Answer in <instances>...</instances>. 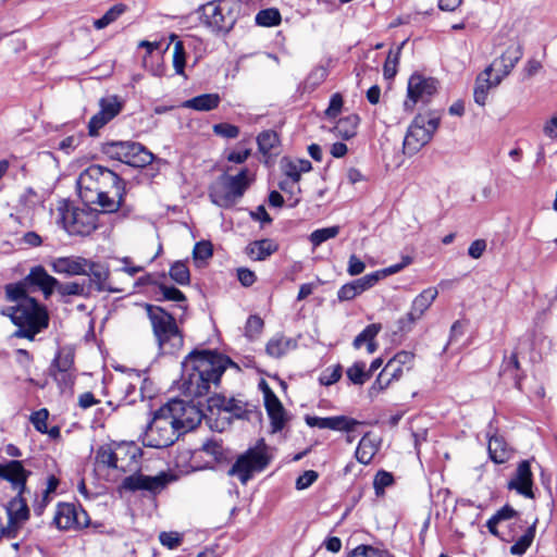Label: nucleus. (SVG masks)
Instances as JSON below:
<instances>
[{"mask_svg": "<svg viewBox=\"0 0 557 557\" xmlns=\"http://www.w3.org/2000/svg\"><path fill=\"white\" fill-rule=\"evenodd\" d=\"M182 389L186 396H206L211 385H219L228 367H237L227 356L212 350H194L182 362Z\"/></svg>", "mask_w": 557, "mask_h": 557, "instance_id": "obj_1", "label": "nucleus"}, {"mask_svg": "<svg viewBox=\"0 0 557 557\" xmlns=\"http://www.w3.org/2000/svg\"><path fill=\"white\" fill-rule=\"evenodd\" d=\"M145 309L160 354L178 352L184 345V336L173 314L151 304H145Z\"/></svg>", "mask_w": 557, "mask_h": 557, "instance_id": "obj_2", "label": "nucleus"}, {"mask_svg": "<svg viewBox=\"0 0 557 557\" xmlns=\"http://www.w3.org/2000/svg\"><path fill=\"white\" fill-rule=\"evenodd\" d=\"M3 315L11 319L18 329L14 336L33 341L42 329L48 326L47 310L33 299H25L24 302L8 307L1 311Z\"/></svg>", "mask_w": 557, "mask_h": 557, "instance_id": "obj_3", "label": "nucleus"}, {"mask_svg": "<svg viewBox=\"0 0 557 557\" xmlns=\"http://www.w3.org/2000/svg\"><path fill=\"white\" fill-rule=\"evenodd\" d=\"M55 221L70 236H89L99 226V211L89 207H77L67 199H60L55 207Z\"/></svg>", "mask_w": 557, "mask_h": 557, "instance_id": "obj_4", "label": "nucleus"}, {"mask_svg": "<svg viewBox=\"0 0 557 557\" xmlns=\"http://www.w3.org/2000/svg\"><path fill=\"white\" fill-rule=\"evenodd\" d=\"M243 9L240 0H214L198 8L201 24L214 34L230 33Z\"/></svg>", "mask_w": 557, "mask_h": 557, "instance_id": "obj_5", "label": "nucleus"}, {"mask_svg": "<svg viewBox=\"0 0 557 557\" xmlns=\"http://www.w3.org/2000/svg\"><path fill=\"white\" fill-rule=\"evenodd\" d=\"M174 404L172 407L163 405L154 413L152 420L147 425L144 435V444L152 448H165L175 443L182 435L175 424L172 416L181 410V407Z\"/></svg>", "mask_w": 557, "mask_h": 557, "instance_id": "obj_6", "label": "nucleus"}, {"mask_svg": "<svg viewBox=\"0 0 557 557\" xmlns=\"http://www.w3.org/2000/svg\"><path fill=\"white\" fill-rule=\"evenodd\" d=\"M248 169H243L236 175H222L209 188L210 200L221 207H233L248 189L251 180Z\"/></svg>", "mask_w": 557, "mask_h": 557, "instance_id": "obj_7", "label": "nucleus"}, {"mask_svg": "<svg viewBox=\"0 0 557 557\" xmlns=\"http://www.w3.org/2000/svg\"><path fill=\"white\" fill-rule=\"evenodd\" d=\"M271 460L270 447L261 438L253 447L248 448L237 457L230 468L228 474L237 476L243 484H246L253 473L263 471Z\"/></svg>", "mask_w": 557, "mask_h": 557, "instance_id": "obj_8", "label": "nucleus"}, {"mask_svg": "<svg viewBox=\"0 0 557 557\" xmlns=\"http://www.w3.org/2000/svg\"><path fill=\"white\" fill-rule=\"evenodd\" d=\"M101 152L133 168H144L152 163L154 154L144 145L133 140H111L101 145Z\"/></svg>", "mask_w": 557, "mask_h": 557, "instance_id": "obj_9", "label": "nucleus"}, {"mask_svg": "<svg viewBox=\"0 0 557 557\" xmlns=\"http://www.w3.org/2000/svg\"><path fill=\"white\" fill-rule=\"evenodd\" d=\"M440 122V114L433 111L416 115L404 139L405 153L409 156L416 154L425 146L438 128Z\"/></svg>", "mask_w": 557, "mask_h": 557, "instance_id": "obj_10", "label": "nucleus"}, {"mask_svg": "<svg viewBox=\"0 0 557 557\" xmlns=\"http://www.w3.org/2000/svg\"><path fill=\"white\" fill-rule=\"evenodd\" d=\"M436 91L437 81L435 78L412 74L408 81L407 99L404 102V109L412 112L418 102L429 103Z\"/></svg>", "mask_w": 557, "mask_h": 557, "instance_id": "obj_11", "label": "nucleus"}, {"mask_svg": "<svg viewBox=\"0 0 557 557\" xmlns=\"http://www.w3.org/2000/svg\"><path fill=\"white\" fill-rule=\"evenodd\" d=\"M124 100L117 95H108L99 100V112L91 116L88 122V133L97 136L99 131L117 116L123 108Z\"/></svg>", "mask_w": 557, "mask_h": 557, "instance_id": "obj_12", "label": "nucleus"}, {"mask_svg": "<svg viewBox=\"0 0 557 557\" xmlns=\"http://www.w3.org/2000/svg\"><path fill=\"white\" fill-rule=\"evenodd\" d=\"M175 479V475L164 472H161L154 476L135 473L124 478L121 487L131 492L148 491L150 493L157 494L164 490L168 484Z\"/></svg>", "mask_w": 557, "mask_h": 557, "instance_id": "obj_13", "label": "nucleus"}, {"mask_svg": "<svg viewBox=\"0 0 557 557\" xmlns=\"http://www.w3.org/2000/svg\"><path fill=\"white\" fill-rule=\"evenodd\" d=\"M53 522L60 530H70L75 527H87L89 518L82 507L77 508L71 503H60L57 506Z\"/></svg>", "mask_w": 557, "mask_h": 557, "instance_id": "obj_14", "label": "nucleus"}, {"mask_svg": "<svg viewBox=\"0 0 557 557\" xmlns=\"http://www.w3.org/2000/svg\"><path fill=\"white\" fill-rule=\"evenodd\" d=\"M438 292L434 287H429L422 290L412 301L410 311L406 317L399 319V331L408 332L416 321L421 319L424 312L430 308L432 302L436 299Z\"/></svg>", "mask_w": 557, "mask_h": 557, "instance_id": "obj_15", "label": "nucleus"}, {"mask_svg": "<svg viewBox=\"0 0 557 557\" xmlns=\"http://www.w3.org/2000/svg\"><path fill=\"white\" fill-rule=\"evenodd\" d=\"M523 57V47L519 42L511 44L502 53V55L495 59L487 67H492V72L495 70L497 73L494 76V83L500 84L504 77L510 74L516 64Z\"/></svg>", "mask_w": 557, "mask_h": 557, "instance_id": "obj_16", "label": "nucleus"}, {"mask_svg": "<svg viewBox=\"0 0 557 557\" xmlns=\"http://www.w3.org/2000/svg\"><path fill=\"white\" fill-rule=\"evenodd\" d=\"M32 471L24 468L21 460H9L0 463V479L11 483L13 490L29 493L26 483Z\"/></svg>", "mask_w": 557, "mask_h": 557, "instance_id": "obj_17", "label": "nucleus"}, {"mask_svg": "<svg viewBox=\"0 0 557 557\" xmlns=\"http://www.w3.org/2000/svg\"><path fill=\"white\" fill-rule=\"evenodd\" d=\"M174 404H177V407H181V410H177L176 413L172 412L180 433L184 434L194 430L201 421L199 410L194 405L186 404L181 399H172L165 405L166 407H172Z\"/></svg>", "mask_w": 557, "mask_h": 557, "instance_id": "obj_18", "label": "nucleus"}, {"mask_svg": "<svg viewBox=\"0 0 557 557\" xmlns=\"http://www.w3.org/2000/svg\"><path fill=\"white\" fill-rule=\"evenodd\" d=\"M305 421L307 425L311 428L329 429L333 431L345 432H351L358 424H360L359 421L346 416H334L325 418L317 416H306Z\"/></svg>", "mask_w": 557, "mask_h": 557, "instance_id": "obj_19", "label": "nucleus"}, {"mask_svg": "<svg viewBox=\"0 0 557 557\" xmlns=\"http://www.w3.org/2000/svg\"><path fill=\"white\" fill-rule=\"evenodd\" d=\"M246 407L247 404L244 400L234 397L226 398L221 394H215L208 398V408L210 411H213V409L224 411L236 419L247 418L248 410Z\"/></svg>", "mask_w": 557, "mask_h": 557, "instance_id": "obj_20", "label": "nucleus"}, {"mask_svg": "<svg viewBox=\"0 0 557 557\" xmlns=\"http://www.w3.org/2000/svg\"><path fill=\"white\" fill-rule=\"evenodd\" d=\"M24 278L28 287H37L42 292L45 298H49L59 284V281L50 275L42 265L33 267Z\"/></svg>", "mask_w": 557, "mask_h": 557, "instance_id": "obj_21", "label": "nucleus"}, {"mask_svg": "<svg viewBox=\"0 0 557 557\" xmlns=\"http://www.w3.org/2000/svg\"><path fill=\"white\" fill-rule=\"evenodd\" d=\"M531 466L529 460L521 461L516 470L515 476L508 482V488L517 491L520 495L527 498H534L532 491L533 479H532Z\"/></svg>", "mask_w": 557, "mask_h": 557, "instance_id": "obj_22", "label": "nucleus"}, {"mask_svg": "<svg viewBox=\"0 0 557 557\" xmlns=\"http://www.w3.org/2000/svg\"><path fill=\"white\" fill-rule=\"evenodd\" d=\"M89 260L84 257H59L51 261V268L54 273L69 276L87 274Z\"/></svg>", "mask_w": 557, "mask_h": 557, "instance_id": "obj_23", "label": "nucleus"}, {"mask_svg": "<svg viewBox=\"0 0 557 557\" xmlns=\"http://www.w3.org/2000/svg\"><path fill=\"white\" fill-rule=\"evenodd\" d=\"M90 278L86 282L87 286H90V293L94 290L98 293L102 292H117V289L112 288L109 278H110V270L104 264L94 262L89 260V265L87 267V274Z\"/></svg>", "mask_w": 557, "mask_h": 557, "instance_id": "obj_24", "label": "nucleus"}, {"mask_svg": "<svg viewBox=\"0 0 557 557\" xmlns=\"http://www.w3.org/2000/svg\"><path fill=\"white\" fill-rule=\"evenodd\" d=\"M116 470L132 471L137 467L141 450L133 443H120L115 445Z\"/></svg>", "mask_w": 557, "mask_h": 557, "instance_id": "obj_25", "label": "nucleus"}, {"mask_svg": "<svg viewBox=\"0 0 557 557\" xmlns=\"http://www.w3.org/2000/svg\"><path fill=\"white\" fill-rule=\"evenodd\" d=\"M24 494L17 492L8 503L7 511L10 527L17 528L29 519V507Z\"/></svg>", "mask_w": 557, "mask_h": 557, "instance_id": "obj_26", "label": "nucleus"}, {"mask_svg": "<svg viewBox=\"0 0 557 557\" xmlns=\"http://www.w3.org/2000/svg\"><path fill=\"white\" fill-rule=\"evenodd\" d=\"M414 355L410 351L401 350L387 361L383 373H387L391 380L398 381L404 374V368L408 371L413 366Z\"/></svg>", "mask_w": 557, "mask_h": 557, "instance_id": "obj_27", "label": "nucleus"}, {"mask_svg": "<svg viewBox=\"0 0 557 557\" xmlns=\"http://www.w3.org/2000/svg\"><path fill=\"white\" fill-rule=\"evenodd\" d=\"M89 191H113L114 196H116L120 200L124 197V181L110 169L103 175V178L100 182L99 186H94V184H88Z\"/></svg>", "mask_w": 557, "mask_h": 557, "instance_id": "obj_28", "label": "nucleus"}, {"mask_svg": "<svg viewBox=\"0 0 557 557\" xmlns=\"http://www.w3.org/2000/svg\"><path fill=\"white\" fill-rule=\"evenodd\" d=\"M379 449L380 441H377L374 436H372L370 432H368L359 441L355 451V457L358 462L362 465H369Z\"/></svg>", "mask_w": 557, "mask_h": 557, "instance_id": "obj_29", "label": "nucleus"}, {"mask_svg": "<svg viewBox=\"0 0 557 557\" xmlns=\"http://www.w3.org/2000/svg\"><path fill=\"white\" fill-rule=\"evenodd\" d=\"M268 398L264 400V406L271 420L272 431H282L285 426L284 407L275 394L268 393Z\"/></svg>", "mask_w": 557, "mask_h": 557, "instance_id": "obj_30", "label": "nucleus"}, {"mask_svg": "<svg viewBox=\"0 0 557 557\" xmlns=\"http://www.w3.org/2000/svg\"><path fill=\"white\" fill-rule=\"evenodd\" d=\"M497 85L498 84L494 83V77L492 78V67H486L482 73L479 74L475 81V87L473 91L475 103L482 107L485 106L488 90L492 87H496Z\"/></svg>", "mask_w": 557, "mask_h": 557, "instance_id": "obj_31", "label": "nucleus"}, {"mask_svg": "<svg viewBox=\"0 0 557 557\" xmlns=\"http://www.w3.org/2000/svg\"><path fill=\"white\" fill-rule=\"evenodd\" d=\"M277 250V245L272 239H260L250 243L246 247L247 256L256 261H261L270 257Z\"/></svg>", "mask_w": 557, "mask_h": 557, "instance_id": "obj_32", "label": "nucleus"}, {"mask_svg": "<svg viewBox=\"0 0 557 557\" xmlns=\"http://www.w3.org/2000/svg\"><path fill=\"white\" fill-rule=\"evenodd\" d=\"M296 346L297 343L293 338L284 335H275L267 343L265 351L273 358H281L289 350L296 348Z\"/></svg>", "mask_w": 557, "mask_h": 557, "instance_id": "obj_33", "label": "nucleus"}, {"mask_svg": "<svg viewBox=\"0 0 557 557\" xmlns=\"http://www.w3.org/2000/svg\"><path fill=\"white\" fill-rule=\"evenodd\" d=\"M487 450L491 460L498 465L506 462L511 456V451L505 440L497 435L490 437Z\"/></svg>", "mask_w": 557, "mask_h": 557, "instance_id": "obj_34", "label": "nucleus"}, {"mask_svg": "<svg viewBox=\"0 0 557 557\" xmlns=\"http://www.w3.org/2000/svg\"><path fill=\"white\" fill-rule=\"evenodd\" d=\"M75 354L70 347H61L58 349L50 367L49 371H75L74 368Z\"/></svg>", "mask_w": 557, "mask_h": 557, "instance_id": "obj_35", "label": "nucleus"}, {"mask_svg": "<svg viewBox=\"0 0 557 557\" xmlns=\"http://www.w3.org/2000/svg\"><path fill=\"white\" fill-rule=\"evenodd\" d=\"M359 122L360 117L357 114L347 115L337 121L332 132L335 136L341 137L344 140H348L357 134Z\"/></svg>", "mask_w": 557, "mask_h": 557, "instance_id": "obj_36", "label": "nucleus"}, {"mask_svg": "<svg viewBox=\"0 0 557 557\" xmlns=\"http://www.w3.org/2000/svg\"><path fill=\"white\" fill-rule=\"evenodd\" d=\"M220 101L218 94H203L186 100L183 106L196 111H211L219 107Z\"/></svg>", "mask_w": 557, "mask_h": 557, "instance_id": "obj_37", "label": "nucleus"}, {"mask_svg": "<svg viewBox=\"0 0 557 557\" xmlns=\"http://www.w3.org/2000/svg\"><path fill=\"white\" fill-rule=\"evenodd\" d=\"M500 375L510 379L515 387L521 389L522 374L520 373V363L517 352H512L509 357L504 359Z\"/></svg>", "mask_w": 557, "mask_h": 557, "instance_id": "obj_38", "label": "nucleus"}, {"mask_svg": "<svg viewBox=\"0 0 557 557\" xmlns=\"http://www.w3.org/2000/svg\"><path fill=\"white\" fill-rule=\"evenodd\" d=\"M108 168H104L99 164H92L87 168L78 177V185L82 188L88 190V184H94V186H99L101 180L103 178L104 173Z\"/></svg>", "mask_w": 557, "mask_h": 557, "instance_id": "obj_39", "label": "nucleus"}, {"mask_svg": "<svg viewBox=\"0 0 557 557\" xmlns=\"http://www.w3.org/2000/svg\"><path fill=\"white\" fill-rule=\"evenodd\" d=\"M27 283L25 278L16 283L7 284L4 287L5 299L11 302H16L20 305L24 302L25 299H33V297L27 295Z\"/></svg>", "mask_w": 557, "mask_h": 557, "instance_id": "obj_40", "label": "nucleus"}, {"mask_svg": "<svg viewBox=\"0 0 557 557\" xmlns=\"http://www.w3.org/2000/svg\"><path fill=\"white\" fill-rule=\"evenodd\" d=\"M312 165L309 160L299 159L296 161H288L284 166V173L292 180L293 184H297L301 178V173L311 171Z\"/></svg>", "mask_w": 557, "mask_h": 557, "instance_id": "obj_41", "label": "nucleus"}, {"mask_svg": "<svg viewBox=\"0 0 557 557\" xmlns=\"http://www.w3.org/2000/svg\"><path fill=\"white\" fill-rule=\"evenodd\" d=\"M55 290L62 296H82V297H89L90 296V286L86 285V282L83 283L78 282H67V283H61L59 282L58 286L55 287Z\"/></svg>", "mask_w": 557, "mask_h": 557, "instance_id": "obj_42", "label": "nucleus"}, {"mask_svg": "<svg viewBox=\"0 0 557 557\" xmlns=\"http://www.w3.org/2000/svg\"><path fill=\"white\" fill-rule=\"evenodd\" d=\"M95 194L96 199L91 201L97 202L103 209V212L107 213L117 211L123 202V199L120 200L116 196H114L113 191H97Z\"/></svg>", "mask_w": 557, "mask_h": 557, "instance_id": "obj_43", "label": "nucleus"}, {"mask_svg": "<svg viewBox=\"0 0 557 557\" xmlns=\"http://www.w3.org/2000/svg\"><path fill=\"white\" fill-rule=\"evenodd\" d=\"M536 521L537 520L528 527L524 534L521 535L518 541L510 547V553L512 555H522L531 546L535 537Z\"/></svg>", "mask_w": 557, "mask_h": 557, "instance_id": "obj_44", "label": "nucleus"}, {"mask_svg": "<svg viewBox=\"0 0 557 557\" xmlns=\"http://www.w3.org/2000/svg\"><path fill=\"white\" fill-rule=\"evenodd\" d=\"M341 227L338 225L318 228L309 235V240L313 248L319 247L324 242L336 237L339 234Z\"/></svg>", "mask_w": 557, "mask_h": 557, "instance_id": "obj_45", "label": "nucleus"}, {"mask_svg": "<svg viewBox=\"0 0 557 557\" xmlns=\"http://www.w3.org/2000/svg\"><path fill=\"white\" fill-rule=\"evenodd\" d=\"M281 13L275 8L261 10L256 15V24L263 27L276 26L281 23Z\"/></svg>", "mask_w": 557, "mask_h": 557, "instance_id": "obj_46", "label": "nucleus"}, {"mask_svg": "<svg viewBox=\"0 0 557 557\" xmlns=\"http://www.w3.org/2000/svg\"><path fill=\"white\" fill-rule=\"evenodd\" d=\"M96 461L108 468L116 469L115 445H102L96 451Z\"/></svg>", "mask_w": 557, "mask_h": 557, "instance_id": "obj_47", "label": "nucleus"}, {"mask_svg": "<svg viewBox=\"0 0 557 557\" xmlns=\"http://www.w3.org/2000/svg\"><path fill=\"white\" fill-rule=\"evenodd\" d=\"M280 143L278 136L274 131H263L257 137L259 151L263 154L271 152Z\"/></svg>", "mask_w": 557, "mask_h": 557, "instance_id": "obj_48", "label": "nucleus"}, {"mask_svg": "<svg viewBox=\"0 0 557 557\" xmlns=\"http://www.w3.org/2000/svg\"><path fill=\"white\" fill-rule=\"evenodd\" d=\"M171 278L180 285H188L190 282V273L186 263L176 261L170 269Z\"/></svg>", "mask_w": 557, "mask_h": 557, "instance_id": "obj_49", "label": "nucleus"}, {"mask_svg": "<svg viewBox=\"0 0 557 557\" xmlns=\"http://www.w3.org/2000/svg\"><path fill=\"white\" fill-rule=\"evenodd\" d=\"M347 377L356 385H362L369 380L364 362H355L346 371Z\"/></svg>", "mask_w": 557, "mask_h": 557, "instance_id": "obj_50", "label": "nucleus"}, {"mask_svg": "<svg viewBox=\"0 0 557 557\" xmlns=\"http://www.w3.org/2000/svg\"><path fill=\"white\" fill-rule=\"evenodd\" d=\"M393 483L394 476L391 472L385 470L377 471L373 480V488L375 491V495L383 496L385 488L393 485Z\"/></svg>", "mask_w": 557, "mask_h": 557, "instance_id": "obj_51", "label": "nucleus"}, {"mask_svg": "<svg viewBox=\"0 0 557 557\" xmlns=\"http://www.w3.org/2000/svg\"><path fill=\"white\" fill-rule=\"evenodd\" d=\"M405 41L396 49V51L391 50L387 54L386 61L383 66V72L385 78H393L397 73V64L399 61L400 50Z\"/></svg>", "mask_w": 557, "mask_h": 557, "instance_id": "obj_52", "label": "nucleus"}, {"mask_svg": "<svg viewBox=\"0 0 557 557\" xmlns=\"http://www.w3.org/2000/svg\"><path fill=\"white\" fill-rule=\"evenodd\" d=\"M381 331L380 324H369L366 329L360 332L354 339V347L359 349L364 343L368 344L370 341H374L379 332Z\"/></svg>", "mask_w": 557, "mask_h": 557, "instance_id": "obj_53", "label": "nucleus"}, {"mask_svg": "<svg viewBox=\"0 0 557 557\" xmlns=\"http://www.w3.org/2000/svg\"><path fill=\"white\" fill-rule=\"evenodd\" d=\"M49 374L53 377L62 392L72 388L76 379L75 371H49Z\"/></svg>", "mask_w": 557, "mask_h": 557, "instance_id": "obj_54", "label": "nucleus"}, {"mask_svg": "<svg viewBox=\"0 0 557 557\" xmlns=\"http://www.w3.org/2000/svg\"><path fill=\"white\" fill-rule=\"evenodd\" d=\"M201 450L211 456L214 461H222L225 459L224 448L221 441L208 440L202 444Z\"/></svg>", "mask_w": 557, "mask_h": 557, "instance_id": "obj_55", "label": "nucleus"}, {"mask_svg": "<svg viewBox=\"0 0 557 557\" xmlns=\"http://www.w3.org/2000/svg\"><path fill=\"white\" fill-rule=\"evenodd\" d=\"M348 557H393L387 550L370 545L357 546Z\"/></svg>", "mask_w": 557, "mask_h": 557, "instance_id": "obj_56", "label": "nucleus"}, {"mask_svg": "<svg viewBox=\"0 0 557 557\" xmlns=\"http://www.w3.org/2000/svg\"><path fill=\"white\" fill-rule=\"evenodd\" d=\"M186 64V52L185 47L182 41H176L174 44L173 49V66L175 69V73L178 75H184Z\"/></svg>", "mask_w": 557, "mask_h": 557, "instance_id": "obj_57", "label": "nucleus"}, {"mask_svg": "<svg viewBox=\"0 0 557 557\" xmlns=\"http://www.w3.org/2000/svg\"><path fill=\"white\" fill-rule=\"evenodd\" d=\"M264 322L259 315H250L246 322L245 335L249 339H255L261 334Z\"/></svg>", "mask_w": 557, "mask_h": 557, "instance_id": "obj_58", "label": "nucleus"}, {"mask_svg": "<svg viewBox=\"0 0 557 557\" xmlns=\"http://www.w3.org/2000/svg\"><path fill=\"white\" fill-rule=\"evenodd\" d=\"M161 297L159 300H168L175 302L186 301V296L176 287L161 284L159 286Z\"/></svg>", "mask_w": 557, "mask_h": 557, "instance_id": "obj_59", "label": "nucleus"}, {"mask_svg": "<svg viewBox=\"0 0 557 557\" xmlns=\"http://www.w3.org/2000/svg\"><path fill=\"white\" fill-rule=\"evenodd\" d=\"M380 281L379 274L375 272L367 274L360 278L351 281L359 295L373 287Z\"/></svg>", "mask_w": 557, "mask_h": 557, "instance_id": "obj_60", "label": "nucleus"}, {"mask_svg": "<svg viewBox=\"0 0 557 557\" xmlns=\"http://www.w3.org/2000/svg\"><path fill=\"white\" fill-rule=\"evenodd\" d=\"M212 131L216 136L227 139L236 138L239 135V127L230 123L214 124Z\"/></svg>", "mask_w": 557, "mask_h": 557, "instance_id": "obj_61", "label": "nucleus"}, {"mask_svg": "<svg viewBox=\"0 0 557 557\" xmlns=\"http://www.w3.org/2000/svg\"><path fill=\"white\" fill-rule=\"evenodd\" d=\"M159 541L166 548L174 549L182 544L183 535L175 531H171V532L163 531L159 534Z\"/></svg>", "mask_w": 557, "mask_h": 557, "instance_id": "obj_62", "label": "nucleus"}, {"mask_svg": "<svg viewBox=\"0 0 557 557\" xmlns=\"http://www.w3.org/2000/svg\"><path fill=\"white\" fill-rule=\"evenodd\" d=\"M48 417H49L48 410L42 408V409L32 413L30 422L33 423L34 428L38 432L46 434L48 432V425H47Z\"/></svg>", "mask_w": 557, "mask_h": 557, "instance_id": "obj_63", "label": "nucleus"}, {"mask_svg": "<svg viewBox=\"0 0 557 557\" xmlns=\"http://www.w3.org/2000/svg\"><path fill=\"white\" fill-rule=\"evenodd\" d=\"M213 253L212 244L208 240L198 242L193 250L194 259L206 261L211 258Z\"/></svg>", "mask_w": 557, "mask_h": 557, "instance_id": "obj_64", "label": "nucleus"}]
</instances>
